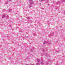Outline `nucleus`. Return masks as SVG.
<instances>
[{"instance_id":"obj_10","label":"nucleus","mask_w":65,"mask_h":65,"mask_svg":"<svg viewBox=\"0 0 65 65\" xmlns=\"http://www.w3.org/2000/svg\"><path fill=\"white\" fill-rule=\"evenodd\" d=\"M9 1H11V0H9Z\"/></svg>"},{"instance_id":"obj_6","label":"nucleus","mask_w":65,"mask_h":65,"mask_svg":"<svg viewBox=\"0 0 65 65\" xmlns=\"http://www.w3.org/2000/svg\"><path fill=\"white\" fill-rule=\"evenodd\" d=\"M36 65H39V64L38 63H37Z\"/></svg>"},{"instance_id":"obj_11","label":"nucleus","mask_w":65,"mask_h":65,"mask_svg":"<svg viewBox=\"0 0 65 65\" xmlns=\"http://www.w3.org/2000/svg\"><path fill=\"white\" fill-rule=\"evenodd\" d=\"M31 65H34V64H32Z\"/></svg>"},{"instance_id":"obj_5","label":"nucleus","mask_w":65,"mask_h":65,"mask_svg":"<svg viewBox=\"0 0 65 65\" xmlns=\"http://www.w3.org/2000/svg\"><path fill=\"white\" fill-rule=\"evenodd\" d=\"M37 61L38 62H40V60L38 59H37Z\"/></svg>"},{"instance_id":"obj_8","label":"nucleus","mask_w":65,"mask_h":65,"mask_svg":"<svg viewBox=\"0 0 65 65\" xmlns=\"http://www.w3.org/2000/svg\"><path fill=\"white\" fill-rule=\"evenodd\" d=\"M39 1H42L43 0H39Z\"/></svg>"},{"instance_id":"obj_2","label":"nucleus","mask_w":65,"mask_h":65,"mask_svg":"<svg viewBox=\"0 0 65 65\" xmlns=\"http://www.w3.org/2000/svg\"><path fill=\"white\" fill-rule=\"evenodd\" d=\"M48 42H47V41H44L43 44H46V43H48Z\"/></svg>"},{"instance_id":"obj_14","label":"nucleus","mask_w":65,"mask_h":65,"mask_svg":"<svg viewBox=\"0 0 65 65\" xmlns=\"http://www.w3.org/2000/svg\"><path fill=\"white\" fill-rule=\"evenodd\" d=\"M0 1H1V0H0Z\"/></svg>"},{"instance_id":"obj_1","label":"nucleus","mask_w":65,"mask_h":65,"mask_svg":"<svg viewBox=\"0 0 65 65\" xmlns=\"http://www.w3.org/2000/svg\"><path fill=\"white\" fill-rule=\"evenodd\" d=\"M29 1L30 2V5H29V8H30V7H32V5L34 4V2H32L33 1L32 0H29Z\"/></svg>"},{"instance_id":"obj_7","label":"nucleus","mask_w":65,"mask_h":65,"mask_svg":"<svg viewBox=\"0 0 65 65\" xmlns=\"http://www.w3.org/2000/svg\"><path fill=\"white\" fill-rule=\"evenodd\" d=\"M28 19H30V18L29 17H28Z\"/></svg>"},{"instance_id":"obj_12","label":"nucleus","mask_w":65,"mask_h":65,"mask_svg":"<svg viewBox=\"0 0 65 65\" xmlns=\"http://www.w3.org/2000/svg\"><path fill=\"white\" fill-rule=\"evenodd\" d=\"M64 12H65V11H64Z\"/></svg>"},{"instance_id":"obj_9","label":"nucleus","mask_w":65,"mask_h":65,"mask_svg":"<svg viewBox=\"0 0 65 65\" xmlns=\"http://www.w3.org/2000/svg\"><path fill=\"white\" fill-rule=\"evenodd\" d=\"M7 17H8V15H7Z\"/></svg>"},{"instance_id":"obj_13","label":"nucleus","mask_w":65,"mask_h":65,"mask_svg":"<svg viewBox=\"0 0 65 65\" xmlns=\"http://www.w3.org/2000/svg\"><path fill=\"white\" fill-rule=\"evenodd\" d=\"M9 12H10V11H9Z\"/></svg>"},{"instance_id":"obj_3","label":"nucleus","mask_w":65,"mask_h":65,"mask_svg":"<svg viewBox=\"0 0 65 65\" xmlns=\"http://www.w3.org/2000/svg\"><path fill=\"white\" fill-rule=\"evenodd\" d=\"M2 17L3 18H4L5 17V15H2Z\"/></svg>"},{"instance_id":"obj_4","label":"nucleus","mask_w":65,"mask_h":65,"mask_svg":"<svg viewBox=\"0 0 65 65\" xmlns=\"http://www.w3.org/2000/svg\"><path fill=\"white\" fill-rule=\"evenodd\" d=\"M44 64V63L43 62H41V64H42V65H43Z\"/></svg>"}]
</instances>
